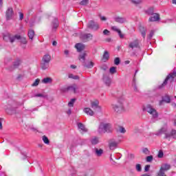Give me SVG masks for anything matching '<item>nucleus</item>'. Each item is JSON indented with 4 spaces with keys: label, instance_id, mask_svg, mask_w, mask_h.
<instances>
[{
    "label": "nucleus",
    "instance_id": "f257e3e1",
    "mask_svg": "<svg viewBox=\"0 0 176 176\" xmlns=\"http://www.w3.org/2000/svg\"><path fill=\"white\" fill-rule=\"evenodd\" d=\"M16 39L17 40L20 39L21 43H23V45H26L27 43V38H25V37H21V36L19 34H16L14 36H10V34H7L3 36L4 41H10L11 43H13V42H14Z\"/></svg>",
    "mask_w": 176,
    "mask_h": 176
},
{
    "label": "nucleus",
    "instance_id": "f03ea898",
    "mask_svg": "<svg viewBox=\"0 0 176 176\" xmlns=\"http://www.w3.org/2000/svg\"><path fill=\"white\" fill-rule=\"evenodd\" d=\"M112 131V126L111 124L100 122L98 129L99 134H105V133H111Z\"/></svg>",
    "mask_w": 176,
    "mask_h": 176
},
{
    "label": "nucleus",
    "instance_id": "7ed1b4c3",
    "mask_svg": "<svg viewBox=\"0 0 176 176\" xmlns=\"http://www.w3.org/2000/svg\"><path fill=\"white\" fill-rule=\"evenodd\" d=\"M162 134H165V138L173 137V138L176 139V130H172L171 133H167V128L162 127L155 133V135H162Z\"/></svg>",
    "mask_w": 176,
    "mask_h": 176
},
{
    "label": "nucleus",
    "instance_id": "20e7f679",
    "mask_svg": "<svg viewBox=\"0 0 176 176\" xmlns=\"http://www.w3.org/2000/svg\"><path fill=\"white\" fill-rule=\"evenodd\" d=\"M167 82H170L173 83V82H176V71L174 70L173 73L169 74L166 79L164 80V82L158 86L157 89H163L166 85H167Z\"/></svg>",
    "mask_w": 176,
    "mask_h": 176
},
{
    "label": "nucleus",
    "instance_id": "39448f33",
    "mask_svg": "<svg viewBox=\"0 0 176 176\" xmlns=\"http://www.w3.org/2000/svg\"><path fill=\"white\" fill-rule=\"evenodd\" d=\"M143 110L146 111V112L150 113V115H152L153 122H155V120H157V118L159 116V115L157 114V111H156V109H153V107H152L151 106V104H148L147 106H146L143 109Z\"/></svg>",
    "mask_w": 176,
    "mask_h": 176
},
{
    "label": "nucleus",
    "instance_id": "423d86ee",
    "mask_svg": "<svg viewBox=\"0 0 176 176\" xmlns=\"http://www.w3.org/2000/svg\"><path fill=\"white\" fill-rule=\"evenodd\" d=\"M112 108L115 112L117 113H122V112H124V106L123 105V100H118L117 103L112 104Z\"/></svg>",
    "mask_w": 176,
    "mask_h": 176
},
{
    "label": "nucleus",
    "instance_id": "0eeeda50",
    "mask_svg": "<svg viewBox=\"0 0 176 176\" xmlns=\"http://www.w3.org/2000/svg\"><path fill=\"white\" fill-rule=\"evenodd\" d=\"M87 28H89V30L97 31L100 28V25L94 21H90L87 24Z\"/></svg>",
    "mask_w": 176,
    "mask_h": 176
},
{
    "label": "nucleus",
    "instance_id": "6e6552de",
    "mask_svg": "<svg viewBox=\"0 0 176 176\" xmlns=\"http://www.w3.org/2000/svg\"><path fill=\"white\" fill-rule=\"evenodd\" d=\"M170 166L168 164H165L161 166V168L158 173L159 176H166L164 175V172L167 171L168 170H170Z\"/></svg>",
    "mask_w": 176,
    "mask_h": 176
},
{
    "label": "nucleus",
    "instance_id": "1a4fd4ad",
    "mask_svg": "<svg viewBox=\"0 0 176 176\" xmlns=\"http://www.w3.org/2000/svg\"><path fill=\"white\" fill-rule=\"evenodd\" d=\"M13 16H14V12H13V8H8L6 12V19L9 21V20H12L13 19Z\"/></svg>",
    "mask_w": 176,
    "mask_h": 176
},
{
    "label": "nucleus",
    "instance_id": "9d476101",
    "mask_svg": "<svg viewBox=\"0 0 176 176\" xmlns=\"http://www.w3.org/2000/svg\"><path fill=\"white\" fill-rule=\"evenodd\" d=\"M80 38L82 42H89V41H91V39H93V34L90 33L83 34L80 35Z\"/></svg>",
    "mask_w": 176,
    "mask_h": 176
},
{
    "label": "nucleus",
    "instance_id": "9b49d317",
    "mask_svg": "<svg viewBox=\"0 0 176 176\" xmlns=\"http://www.w3.org/2000/svg\"><path fill=\"white\" fill-rule=\"evenodd\" d=\"M129 47L130 49H132V50H133V49H140V47H141V46L140 45V41L134 40L131 41L129 44Z\"/></svg>",
    "mask_w": 176,
    "mask_h": 176
},
{
    "label": "nucleus",
    "instance_id": "f8f14e48",
    "mask_svg": "<svg viewBox=\"0 0 176 176\" xmlns=\"http://www.w3.org/2000/svg\"><path fill=\"white\" fill-rule=\"evenodd\" d=\"M76 90H78V85L76 84H73L63 89L64 91H70L71 93H76Z\"/></svg>",
    "mask_w": 176,
    "mask_h": 176
},
{
    "label": "nucleus",
    "instance_id": "ddd939ff",
    "mask_svg": "<svg viewBox=\"0 0 176 176\" xmlns=\"http://www.w3.org/2000/svg\"><path fill=\"white\" fill-rule=\"evenodd\" d=\"M100 102L98 100H95L91 102V107L93 109H98V111H101V107L98 105Z\"/></svg>",
    "mask_w": 176,
    "mask_h": 176
},
{
    "label": "nucleus",
    "instance_id": "4468645a",
    "mask_svg": "<svg viewBox=\"0 0 176 176\" xmlns=\"http://www.w3.org/2000/svg\"><path fill=\"white\" fill-rule=\"evenodd\" d=\"M111 30H112V31H114L115 32H118V34L121 39H123V38H124V34H122V31H120V30H119V28H118L117 26H112Z\"/></svg>",
    "mask_w": 176,
    "mask_h": 176
},
{
    "label": "nucleus",
    "instance_id": "2eb2a0df",
    "mask_svg": "<svg viewBox=\"0 0 176 176\" xmlns=\"http://www.w3.org/2000/svg\"><path fill=\"white\" fill-rule=\"evenodd\" d=\"M76 49H77V51L80 53V52L85 50V44H82L80 43H76L75 45Z\"/></svg>",
    "mask_w": 176,
    "mask_h": 176
},
{
    "label": "nucleus",
    "instance_id": "dca6fc26",
    "mask_svg": "<svg viewBox=\"0 0 176 176\" xmlns=\"http://www.w3.org/2000/svg\"><path fill=\"white\" fill-rule=\"evenodd\" d=\"M59 23L58 19L55 18L52 22V31H56L58 28Z\"/></svg>",
    "mask_w": 176,
    "mask_h": 176
},
{
    "label": "nucleus",
    "instance_id": "f3484780",
    "mask_svg": "<svg viewBox=\"0 0 176 176\" xmlns=\"http://www.w3.org/2000/svg\"><path fill=\"white\" fill-rule=\"evenodd\" d=\"M51 60H52V56L50 54H46L43 56V58H42L43 62L50 63Z\"/></svg>",
    "mask_w": 176,
    "mask_h": 176
},
{
    "label": "nucleus",
    "instance_id": "a211bd4d",
    "mask_svg": "<svg viewBox=\"0 0 176 176\" xmlns=\"http://www.w3.org/2000/svg\"><path fill=\"white\" fill-rule=\"evenodd\" d=\"M113 19L116 23H120V24H123V23H126V19L123 17L115 16Z\"/></svg>",
    "mask_w": 176,
    "mask_h": 176
},
{
    "label": "nucleus",
    "instance_id": "6ab92c4d",
    "mask_svg": "<svg viewBox=\"0 0 176 176\" xmlns=\"http://www.w3.org/2000/svg\"><path fill=\"white\" fill-rule=\"evenodd\" d=\"M118 144H119L118 142H116L115 141L111 142L109 145V149H111V151H113L116 149V148H118Z\"/></svg>",
    "mask_w": 176,
    "mask_h": 176
},
{
    "label": "nucleus",
    "instance_id": "aec40b11",
    "mask_svg": "<svg viewBox=\"0 0 176 176\" xmlns=\"http://www.w3.org/2000/svg\"><path fill=\"white\" fill-rule=\"evenodd\" d=\"M108 60H109V52H108V51H104L102 55V61H104V63H107Z\"/></svg>",
    "mask_w": 176,
    "mask_h": 176
},
{
    "label": "nucleus",
    "instance_id": "412c9836",
    "mask_svg": "<svg viewBox=\"0 0 176 176\" xmlns=\"http://www.w3.org/2000/svg\"><path fill=\"white\" fill-rule=\"evenodd\" d=\"M160 20V17L159 16V14H155L149 18V21H159Z\"/></svg>",
    "mask_w": 176,
    "mask_h": 176
},
{
    "label": "nucleus",
    "instance_id": "4be33fe9",
    "mask_svg": "<svg viewBox=\"0 0 176 176\" xmlns=\"http://www.w3.org/2000/svg\"><path fill=\"white\" fill-rule=\"evenodd\" d=\"M78 130H80L82 133H87V129H86V127L84 126L83 124L78 123Z\"/></svg>",
    "mask_w": 176,
    "mask_h": 176
},
{
    "label": "nucleus",
    "instance_id": "5701e85b",
    "mask_svg": "<svg viewBox=\"0 0 176 176\" xmlns=\"http://www.w3.org/2000/svg\"><path fill=\"white\" fill-rule=\"evenodd\" d=\"M84 112L87 113V115H89V116H93V115H94V111H93V110H91V109L90 108H85Z\"/></svg>",
    "mask_w": 176,
    "mask_h": 176
},
{
    "label": "nucleus",
    "instance_id": "b1692460",
    "mask_svg": "<svg viewBox=\"0 0 176 176\" xmlns=\"http://www.w3.org/2000/svg\"><path fill=\"white\" fill-rule=\"evenodd\" d=\"M139 30L142 34V36H143V38H145V36H146V28L143 26H140Z\"/></svg>",
    "mask_w": 176,
    "mask_h": 176
},
{
    "label": "nucleus",
    "instance_id": "393cba45",
    "mask_svg": "<svg viewBox=\"0 0 176 176\" xmlns=\"http://www.w3.org/2000/svg\"><path fill=\"white\" fill-rule=\"evenodd\" d=\"M49 63L41 61V69L43 71L47 69V68H49Z\"/></svg>",
    "mask_w": 176,
    "mask_h": 176
},
{
    "label": "nucleus",
    "instance_id": "a878e982",
    "mask_svg": "<svg viewBox=\"0 0 176 176\" xmlns=\"http://www.w3.org/2000/svg\"><path fill=\"white\" fill-rule=\"evenodd\" d=\"M52 82H53V79L50 77H47L42 80V82L45 85H47V83H52Z\"/></svg>",
    "mask_w": 176,
    "mask_h": 176
},
{
    "label": "nucleus",
    "instance_id": "bb28decb",
    "mask_svg": "<svg viewBox=\"0 0 176 176\" xmlns=\"http://www.w3.org/2000/svg\"><path fill=\"white\" fill-rule=\"evenodd\" d=\"M98 142H100V140L97 137H94L92 139H91V144H92V145H97Z\"/></svg>",
    "mask_w": 176,
    "mask_h": 176
},
{
    "label": "nucleus",
    "instance_id": "cd10ccee",
    "mask_svg": "<svg viewBox=\"0 0 176 176\" xmlns=\"http://www.w3.org/2000/svg\"><path fill=\"white\" fill-rule=\"evenodd\" d=\"M86 56H87V54H86V52H84L82 54H80L79 56L78 60L85 63V61L86 60Z\"/></svg>",
    "mask_w": 176,
    "mask_h": 176
},
{
    "label": "nucleus",
    "instance_id": "c85d7f7f",
    "mask_svg": "<svg viewBox=\"0 0 176 176\" xmlns=\"http://www.w3.org/2000/svg\"><path fill=\"white\" fill-rule=\"evenodd\" d=\"M28 35L30 38V39H31V41H32L34 39V36L35 35V32H34V30H29Z\"/></svg>",
    "mask_w": 176,
    "mask_h": 176
},
{
    "label": "nucleus",
    "instance_id": "c756f323",
    "mask_svg": "<svg viewBox=\"0 0 176 176\" xmlns=\"http://www.w3.org/2000/svg\"><path fill=\"white\" fill-rule=\"evenodd\" d=\"M95 153L96 156H101L102 155V153H104V151L101 148L98 149V148H96L95 149Z\"/></svg>",
    "mask_w": 176,
    "mask_h": 176
},
{
    "label": "nucleus",
    "instance_id": "7c9ffc66",
    "mask_svg": "<svg viewBox=\"0 0 176 176\" xmlns=\"http://www.w3.org/2000/svg\"><path fill=\"white\" fill-rule=\"evenodd\" d=\"M21 64V60L20 58H17L16 61L14 62V67L17 68L19 65Z\"/></svg>",
    "mask_w": 176,
    "mask_h": 176
},
{
    "label": "nucleus",
    "instance_id": "2f4dec72",
    "mask_svg": "<svg viewBox=\"0 0 176 176\" xmlns=\"http://www.w3.org/2000/svg\"><path fill=\"white\" fill-rule=\"evenodd\" d=\"M43 141L44 144H46L47 145H49L50 144V141H49V138H47L46 135L43 136Z\"/></svg>",
    "mask_w": 176,
    "mask_h": 176
},
{
    "label": "nucleus",
    "instance_id": "473e14b6",
    "mask_svg": "<svg viewBox=\"0 0 176 176\" xmlns=\"http://www.w3.org/2000/svg\"><path fill=\"white\" fill-rule=\"evenodd\" d=\"M84 67H85V68H93V67H94V63L89 62L87 65H84Z\"/></svg>",
    "mask_w": 176,
    "mask_h": 176
},
{
    "label": "nucleus",
    "instance_id": "72a5a7b5",
    "mask_svg": "<svg viewBox=\"0 0 176 176\" xmlns=\"http://www.w3.org/2000/svg\"><path fill=\"white\" fill-rule=\"evenodd\" d=\"M162 100H164V102H171V98H170V96H165Z\"/></svg>",
    "mask_w": 176,
    "mask_h": 176
},
{
    "label": "nucleus",
    "instance_id": "f704fd0d",
    "mask_svg": "<svg viewBox=\"0 0 176 176\" xmlns=\"http://www.w3.org/2000/svg\"><path fill=\"white\" fill-rule=\"evenodd\" d=\"M69 78H70V79H74V80H78V79H79V76H74V74H69Z\"/></svg>",
    "mask_w": 176,
    "mask_h": 176
},
{
    "label": "nucleus",
    "instance_id": "c9c22d12",
    "mask_svg": "<svg viewBox=\"0 0 176 176\" xmlns=\"http://www.w3.org/2000/svg\"><path fill=\"white\" fill-rule=\"evenodd\" d=\"M75 101H76V99L72 98L68 103L69 107H74V104L75 103Z\"/></svg>",
    "mask_w": 176,
    "mask_h": 176
},
{
    "label": "nucleus",
    "instance_id": "e433bc0d",
    "mask_svg": "<svg viewBox=\"0 0 176 176\" xmlns=\"http://www.w3.org/2000/svg\"><path fill=\"white\" fill-rule=\"evenodd\" d=\"M114 64L116 65H119V64H120V58L119 57H117L114 59Z\"/></svg>",
    "mask_w": 176,
    "mask_h": 176
},
{
    "label": "nucleus",
    "instance_id": "4c0bfd02",
    "mask_svg": "<svg viewBox=\"0 0 176 176\" xmlns=\"http://www.w3.org/2000/svg\"><path fill=\"white\" fill-rule=\"evenodd\" d=\"M142 152L144 153V155H149V153H151L148 148H143Z\"/></svg>",
    "mask_w": 176,
    "mask_h": 176
},
{
    "label": "nucleus",
    "instance_id": "58836bf2",
    "mask_svg": "<svg viewBox=\"0 0 176 176\" xmlns=\"http://www.w3.org/2000/svg\"><path fill=\"white\" fill-rule=\"evenodd\" d=\"M110 74H116V67H111L109 69Z\"/></svg>",
    "mask_w": 176,
    "mask_h": 176
},
{
    "label": "nucleus",
    "instance_id": "ea45409f",
    "mask_svg": "<svg viewBox=\"0 0 176 176\" xmlns=\"http://www.w3.org/2000/svg\"><path fill=\"white\" fill-rule=\"evenodd\" d=\"M136 170L139 173H141V171H142V168H141V164H136Z\"/></svg>",
    "mask_w": 176,
    "mask_h": 176
},
{
    "label": "nucleus",
    "instance_id": "a19ab883",
    "mask_svg": "<svg viewBox=\"0 0 176 176\" xmlns=\"http://www.w3.org/2000/svg\"><path fill=\"white\" fill-rule=\"evenodd\" d=\"M146 160L148 163L152 162V160H153V156H152V155L147 156L146 158Z\"/></svg>",
    "mask_w": 176,
    "mask_h": 176
},
{
    "label": "nucleus",
    "instance_id": "79ce46f5",
    "mask_svg": "<svg viewBox=\"0 0 176 176\" xmlns=\"http://www.w3.org/2000/svg\"><path fill=\"white\" fill-rule=\"evenodd\" d=\"M39 82L40 80L39 79H36V80L33 82V84H32V86L35 87V86H38V85H39Z\"/></svg>",
    "mask_w": 176,
    "mask_h": 176
},
{
    "label": "nucleus",
    "instance_id": "37998d69",
    "mask_svg": "<svg viewBox=\"0 0 176 176\" xmlns=\"http://www.w3.org/2000/svg\"><path fill=\"white\" fill-rule=\"evenodd\" d=\"M119 131H120V133L124 134V133H126V129H124V127H123V126H120Z\"/></svg>",
    "mask_w": 176,
    "mask_h": 176
},
{
    "label": "nucleus",
    "instance_id": "c03bdc74",
    "mask_svg": "<svg viewBox=\"0 0 176 176\" xmlns=\"http://www.w3.org/2000/svg\"><path fill=\"white\" fill-rule=\"evenodd\" d=\"M104 83L107 85V86H109V85H111V78H107L106 80H104Z\"/></svg>",
    "mask_w": 176,
    "mask_h": 176
},
{
    "label": "nucleus",
    "instance_id": "a18cd8bd",
    "mask_svg": "<svg viewBox=\"0 0 176 176\" xmlns=\"http://www.w3.org/2000/svg\"><path fill=\"white\" fill-rule=\"evenodd\" d=\"M132 3H134L135 5H138L139 3H141V0H131Z\"/></svg>",
    "mask_w": 176,
    "mask_h": 176
},
{
    "label": "nucleus",
    "instance_id": "49530a36",
    "mask_svg": "<svg viewBox=\"0 0 176 176\" xmlns=\"http://www.w3.org/2000/svg\"><path fill=\"white\" fill-rule=\"evenodd\" d=\"M34 97H41L43 98H45L46 97V95H43L42 94H36L34 95Z\"/></svg>",
    "mask_w": 176,
    "mask_h": 176
},
{
    "label": "nucleus",
    "instance_id": "de8ad7c7",
    "mask_svg": "<svg viewBox=\"0 0 176 176\" xmlns=\"http://www.w3.org/2000/svg\"><path fill=\"white\" fill-rule=\"evenodd\" d=\"M153 34H155V32L153 31V30H152L151 32H150V34H149V35H148V39H152V38H153Z\"/></svg>",
    "mask_w": 176,
    "mask_h": 176
},
{
    "label": "nucleus",
    "instance_id": "09e8293b",
    "mask_svg": "<svg viewBox=\"0 0 176 176\" xmlns=\"http://www.w3.org/2000/svg\"><path fill=\"white\" fill-rule=\"evenodd\" d=\"M87 2H89V0H82L80 3V5L85 6L87 5Z\"/></svg>",
    "mask_w": 176,
    "mask_h": 176
},
{
    "label": "nucleus",
    "instance_id": "8fccbe9b",
    "mask_svg": "<svg viewBox=\"0 0 176 176\" xmlns=\"http://www.w3.org/2000/svg\"><path fill=\"white\" fill-rule=\"evenodd\" d=\"M151 168V165H146L144 168V170L146 173H148L149 171V168Z\"/></svg>",
    "mask_w": 176,
    "mask_h": 176
},
{
    "label": "nucleus",
    "instance_id": "3c124183",
    "mask_svg": "<svg viewBox=\"0 0 176 176\" xmlns=\"http://www.w3.org/2000/svg\"><path fill=\"white\" fill-rule=\"evenodd\" d=\"M23 19H24V14H23L22 12H19V20H23Z\"/></svg>",
    "mask_w": 176,
    "mask_h": 176
},
{
    "label": "nucleus",
    "instance_id": "603ef678",
    "mask_svg": "<svg viewBox=\"0 0 176 176\" xmlns=\"http://www.w3.org/2000/svg\"><path fill=\"white\" fill-rule=\"evenodd\" d=\"M163 155H164L163 151H160L159 153H158V157H160V158L163 157Z\"/></svg>",
    "mask_w": 176,
    "mask_h": 176
},
{
    "label": "nucleus",
    "instance_id": "864d4df0",
    "mask_svg": "<svg viewBox=\"0 0 176 176\" xmlns=\"http://www.w3.org/2000/svg\"><path fill=\"white\" fill-rule=\"evenodd\" d=\"M2 122H3V118H0V130H2V129H3Z\"/></svg>",
    "mask_w": 176,
    "mask_h": 176
},
{
    "label": "nucleus",
    "instance_id": "5fc2aeb1",
    "mask_svg": "<svg viewBox=\"0 0 176 176\" xmlns=\"http://www.w3.org/2000/svg\"><path fill=\"white\" fill-rule=\"evenodd\" d=\"M103 34H104V35H108V34H109V30H104L103 31Z\"/></svg>",
    "mask_w": 176,
    "mask_h": 176
},
{
    "label": "nucleus",
    "instance_id": "6e6d98bb",
    "mask_svg": "<svg viewBox=\"0 0 176 176\" xmlns=\"http://www.w3.org/2000/svg\"><path fill=\"white\" fill-rule=\"evenodd\" d=\"M67 115H71V113H72V111L71 110V109H69L68 111H67Z\"/></svg>",
    "mask_w": 176,
    "mask_h": 176
},
{
    "label": "nucleus",
    "instance_id": "4d7b16f0",
    "mask_svg": "<svg viewBox=\"0 0 176 176\" xmlns=\"http://www.w3.org/2000/svg\"><path fill=\"white\" fill-rule=\"evenodd\" d=\"M100 20H102V21H105L107 18L105 16H100Z\"/></svg>",
    "mask_w": 176,
    "mask_h": 176
},
{
    "label": "nucleus",
    "instance_id": "13d9d810",
    "mask_svg": "<svg viewBox=\"0 0 176 176\" xmlns=\"http://www.w3.org/2000/svg\"><path fill=\"white\" fill-rule=\"evenodd\" d=\"M64 53L66 56H68V54H69V51H68V50H65Z\"/></svg>",
    "mask_w": 176,
    "mask_h": 176
},
{
    "label": "nucleus",
    "instance_id": "bf43d9fd",
    "mask_svg": "<svg viewBox=\"0 0 176 176\" xmlns=\"http://www.w3.org/2000/svg\"><path fill=\"white\" fill-rule=\"evenodd\" d=\"M52 45H53L54 46H57V41H54L52 42Z\"/></svg>",
    "mask_w": 176,
    "mask_h": 176
},
{
    "label": "nucleus",
    "instance_id": "052dcab7",
    "mask_svg": "<svg viewBox=\"0 0 176 176\" xmlns=\"http://www.w3.org/2000/svg\"><path fill=\"white\" fill-rule=\"evenodd\" d=\"M70 68H72L73 69H75V68H76V65H72L70 66Z\"/></svg>",
    "mask_w": 176,
    "mask_h": 176
},
{
    "label": "nucleus",
    "instance_id": "680f3d73",
    "mask_svg": "<svg viewBox=\"0 0 176 176\" xmlns=\"http://www.w3.org/2000/svg\"><path fill=\"white\" fill-rule=\"evenodd\" d=\"M164 102V100L162 99L160 101V105H163V103Z\"/></svg>",
    "mask_w": 176,
    "mask_h": 176
},
{
    "label": "nucleus",
    "instance_id": "e2e57ef3",
    "mask_svg": "<svg viewBox=\"0 0 176 176\" xmlns=\"http://www.w3.org/2000/svg\"><path fill=\"white\" fill-rule=\"evenodd\" d=\"M3 3V0H0V8L2 6Z\"/></svg>",
    "mask_w": 176,
    "mask_h": 176
},
{
    "label": "nucleus",
    "instance_id": "0e129e2a",
    "mask_svg": "<svg viewBox=\"0 0 176 176\" xmlns=\"http://www.w3.org/2000/svg\"><path fill=\"white\" fill-rule=\"evenodd\" d=\"M124 64H130V60H126V61L124 62Z\"/></svg>",
    "mask_w": 176,
    "mask_h": 176
},
{
    "label": "nucleus",
    "instance_id": "69168bd1",
    "mask_svg": "<svg viewBox=\"0 0 176 176\" xmlns=\"http://www.w3.org/2000/svg\"><path fill=\"white\" fill-rule=\"evenodd\" d=\"M172 3H173L174 5H176V0H173Z\"/></svg>",
    "mask_w": 176,
    "mask_h": 176
},
{
    "label": "nucleus",
    "instance_id": "338daca9",
    "mask_svg": "<svg viewBox=\"0 0 176 176\" xmlns=\"http://www.w3.org/2000/svg\"><path fill=\"white\" fill-rule=\"evenodd\" d=\"M135 90H137V86L134 84Z\"/></svg>",
    "mask_w": 176,
    "mask_h": 176
},
{
    "label": "nucleus",
    "instance_id": "774afa93",
    "mask_svg": "<svg viewBox=\"0 0 176 176\" xmlns=\"http://www.w3.org/2000/svg\"><path fill=\"white\" fill-rule=\"evenodd\" d=\"M174 126H176V120H175Z\"/></svg>",
    "mask_w": 176,
    "mask_h": 176
}]
</instances>
